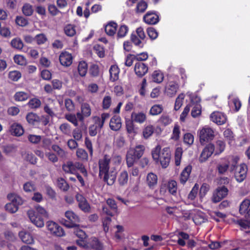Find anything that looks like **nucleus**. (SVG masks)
I'll use <instances>...</instances> for the list:
<instances>
[{
	"label": "nucleus",
	"instance_id": "obj_41",
	"mask_svg": "<svg viewBox=\"0 0 250 250\" xmlns=\"http://www.w3.org/2000/svg\"><path fill=\"white\" fill-rule=\"evenodd\" d=\"M167 188L169 192L173 195H176L177 190V182L174 180H170L168 182Z\"/></svg>",
	"mask_w": 250,
	"mask_h": 250
},
{
	"label": "nucleus",
	"instance_id": "obj_50",
	"mask_svg": "<svg viewBox=\"0 0 250 250\" xmlns=\"http://www.w3.org/2000/svg\"><path fill=\"white\" fill-rule=\"evenodd\" d=\"M57 186L62 190L67 191L69 188V186L67 183L62 178L57 180Z\"/></svg>",
	"mask_w": 250,
	"mask_h": 250
},
{
	"label": "nucleus",
	"instance_id": "obj_55",
	"mask_svg": "<svg viewBox=\"0 0 250 250\" xmlns=\"http://www.w3.org/2000/svg\"><path fill=\"white\" fill-rule=\"evenodd\" d=\"M189 97L190 99V106L196 105V104H201V98L196 94H192L190 95Z\"/></svg>",
	"mask_w": 250,
	"mask_h": 250
},
{
	"label": "nucleus",
	"instance_id": "obj_23",
	"mask_svg": "<svg viewBox=\"0 0 250 250\" xmlns=\"http://www.w3.org/2000/svg\"><path fill=\"white\" fill-rule=\"evenodd\" d=\"M129 175L127 171L123 170L120 172L118 176L117 180L120 186H126L128 182Z\"/></svg>",
	"mask_w": 250,
	"mask_h": 250
},
{
	"label": "nucleus",
	"instance_id": "obj_43",
	"mask_svg": "<svg viewBox=\"0 0 250 250\" xmlns=\"http://www.w3.org/2000/svg\"><path fill=\"white\" fill-rule=\"evenodd\" d=\"M90 246L95 250H103V246L101 243L96 238H93L90 242Z\"/></svg>",
	"mask_w": 250,
	"mask_h": 250
},
{
	"label": "nucleus",
	"instance_id": "obj_29",
	"mask_svg": "<svg viewBox=\"0 0 250 250\" xmlns=\"http://www.w3.org/2000/svg\"><path fill=\"white\" fill-rule=\"evenodd\" d=\"M120 69L117 65H111L109 69L110 79L112 82H115L119 79Z\"/></svg>",
	"mask_w": 250,
	"mask_h": 250
},
{
	"label": "nucleus",
	"instance_id": "obj_28",
	"mask_svg": "<svg viewBox=\"0 0 250 250\" xmlns=\"http://www.w3.org/2000/svg\"><path fill=\"white\" fill-rule=\"evenodd\" d=\"M112 104V96L107 93L103 98L102 103V108L104 110H107L110 108Z\"/></svg>",
	"mask_w": 250,
	"mask_h": 250
},
{
	"label": "nucleus",
	"instance_id": "obj_30",
	"mask_svg": "<svg viewBox=\"0 0 250 250\" xmlns=\"http://www.w3.org/2000/svg\"><path fill=\"white\" fill-rule=\"evenodd\" d=\"M117 24L114 22H109L105 26V31L110 36L114 35L117 31Z\"/></svg>",
	"mask_w": 250,
	"mask_h": 250
},
{
	"label": "nucleus",
	"instance_id": "obj_21",
	"mask_svg": "<svg viewBox=\"0 0 250 250\" xmlns=\"http://www.w3.org/2000/svg\"><path fill=\"white\" fill-rule=\"evenodd\" d=\"M109 126L114 131L119 130L122 126L121 119L118 116H114L110 119Z\"/></svg>",
	"mask_w": 250,
	"mask_h": 250
},
{
	"label": "nucleus",
	"instance_id": "obj_51",
	"mask_svg": "<svg viewBox=\"0 0 250 250\" xmlns=\"http://www.w3.org/2000/svg\"><path fill=\"white\" fill-rule=\"evenodd\" d=\"M192 218V221L194 223L197 225H201L204 222V217L199 214H195L193 216H191L190 213H188V220Z\"/></svg>",
	"mask_w": 250,
	"mask_h": 250
},
{
	"label": "nucleus",
	"instance_id": "obj_20",
	"mask_svg": "<svg viewBox=\"0 0 250 250\" xmlns=\"http://www.w3.org/2000/svg\"><path fill=\"white\" fill-rule=\"evenodd\" d=\"M130 175L133 176L139 177L136 180L135 183L132 185V190L134 191H137L139 189V184L140 182V176H139V170L137 167H134L129 170Z\"/></svg>",
	"mask_w": 250,
	"mask_h": 250
},
{
	"label": "nucleus",
	"instance_id": "obj_32",
	"mask_svg": "<svg viewBox=\"0 0 250 250\" xmlns=\"http://www.w3.org/2000/svg\"><path fill=\"white\" fill-rule=\"evenodd\" d=\"M164 110L162 104H156L153 105L149 111V114L151 116H156L161 114Z\"/></svg>",
	"mask_w": 250,
	"mask_h": 250
},
{
	"label": "nucleus",
	"instance_id": "obj_61",
	"mask_svg": "<svg viewBox=\"0 0 250 250\" xmlns=\"http://www.w3.org/2000/svg\"><path fill=\"white\" fill-rule=\"evenodd\" d=\"M65 107L69 112H72L75 110V104L70 99H66L64 100Z\"/></svg>",
	"mask_w": 250,
	"mask_h": 250
},
{
	"label": "nucleus",
	"instance_id": "obj_10",
	"mask_svg": "<svg viewBox=\"0 0 250 250\" xmlns=\"http://www.w3.org/2000/svg\"><path fill=\"white\" fill-rule=\"evenodd\" d=\"M65 217L69 220V222L65 220L63 224L67 228H75L77 227V223L79 222V217L72 211H67L65 213Z\"/></svg>",
	"mask_w": 250,
	"mask_h": 250
},
{
	"label": "nucleus",
	"instance_id": "obj_31",
	"mask_svg": "<svg viewBox=\"0 0 250 250\" xmlns=\"http://www.w3.org/2000/svg\"><path fill=\"white\" fill-rule=\"evenodd\" d=\"M231 164L228 161H226L224 163H219L217 166V170L219 174L225 173L229 168L230 169V165Z\"/></svg>",
	"mask_w": 250,
	"mask_h": 250
},
{
	"label": "nucleus",
	"instance_id": "obj_22",
	"mask_svg": "<svg viewBox=\"0 0 250 250\" xmlns=\"http://www.w3.org/2000/svg\"><path fill=\"white\" fill-rule=\"evenodd\" d=\"M178 88V84L176 83L170 82L166 86L165 93L169 96H172L177 92Z\"/></svg>",
	"mask_w": 250,
	"mask_h": 250
},
{
	"label": "nucleus",
	"instance_id": "obj_40",
	"mask_svg": "<svg viewBox=\"0 0 250 250\" xmlns=\"http://www.w3.org/2000/svg\"><path fill=\"white\" fill-rule=\"evenodd\" d=\"M154 127L151 125H149L145 127L143 131V135L145 139L148 138L153 133Z\"/></svg>",
	"mask_w": 250,
	"mask_h": 250
},
{
	"label": "nucleus",
	"instance_id": "obj_56",
	"mask_svg": "<svg viewBox=\"0 0 250 250\" xmlns=\"http://www.w3.org/2000/svg\"><path fill=\"white\" fill-rule=\"evenodd\" d=\"M147 7V3L144 0H141L137 5L136 12L137 13H143L146 9Z\"/></svg>",
	"mask_w": 250,
	"mask_h": 250
},
{
	"label": "nucleus",
	"instance_id": "obj_11",
	"mask_svg": "<svg viewBox=\"0 0 250 250\" xmlns=\"http://www.w3.org/2000/svg\"><path fill=\"white\" fill-rule=\"evenodd\" d=\"M239 211L247 220L250 221V200L244 199L239 206Z\"/></svg>",
	"mask_w": 250,
	"mask_h": 250
},
{
	"label": "nucleus",
	"instance_id": "obj_7",
	"mask_svg": "<svg viewBox=\"0 0 250 250\" xmlns=\"http://www.w3.org/2000/svg\"><path fill=\"white\" fill-rule=\"evenodd\" d=\"M200 142L202 145L212 141L214 138V130L209 127H204L199 133Z\"/></svg>",
	"mask_w": 250,
	"mask_h": 250
},
{
	"label": "nucleus",
	"instance_id": "obj_16",
	"mask_svg": "<svg viewBox=\"0 0 250 250\" xmlns=\"http://www.w3.org/2000/svg\"><path fill=\"white\" fill-rule=\"evenodd\" d=\"M76 198L79 204V208L84 212H87L90 211V207L86 199L81 194H77Z\"/></svg>",
	"mask_w": 250,
	"mask_h": 250
},
{
	"label": "nucleus",
	"instance_id": "obj_15",
	"mask_svg": "<svg viewBox=\"0 0 250 250\" xmlns=\"http://www.w3.org/2000/svg\"><path fill=\"white\" fill-rule=\"evenodd\" d=\"M148 66L142 62H137L134 65V71L135 74L140 77L144 76L148 71Z\"/></svg>",
	"mask_w": 250,
	"mask_h": 250
},
{
	"label": "nucleus",
	"instance_id": "obj_52",
	"mask_svg": "<svg viewBox=\"0 0 250 250\" xmlns=\"http://www.w3.org/2000/svg\"><path fill=\"white\" fill-rule=\"evenodd\" d=\"M236 223L241 227V230L246 229L250 228V221L247 219H239L236 221Z\"/></svg>",
	"mask_w": 250,
	"mask_h": 250
},
{
	"label": "nucleus",
	"instance_id": "obj_9",
	"mask_svg": "<svg viewBox=\"0 0 250 250\" xmlns=\"http://www.w3.org/2000/svg\"><path fill=\"white\" fill-rule=\"evenodd\" d=\"M46 227L48 231L52 234L59 237L64 235V231L62 228L53 221H48L46 223Z\"/></svg>",
	"mask_w": 250,
	"mask_h": 250
},
{
	"label": "nucleus",
	"instance_id": "obj_37",
	"mask_svg": "<svg viewBox=\"0 0 250 250\" xmlns=\"http://www.w3.org/2000/svg\"><path fill=\"white\" fill-rule=\"evenodd\" d=\"M14 97L15 101L22 102L27 100L29 94L23 91H19L15 94Z\"/></svg>",
	"mask_w": 250,
	"mask_h": 250
},
{
	"label": "nucleus",
	"instance_id": "obj_13",
	"mask_svg": "<svg viewBox=\"0 0 250 250\" xmlns=\"http://www.w3.org/2000/svg\"><path fill=\"white\" fill-rule=\"evenodd\" d=\"M215 146L213 144L209 143L207 145L203 150L199 158L201 162H205L211 155L214 153Z\"/></svg>",
	"mask_w": 250,
	"mask_h": 250
},
{
	"label": "nucleus",
	"instance_id": "obj_1",
	"mask_svg": "<svg viewBox=\"0 0 250 250\" xmlns=\"http://www.w3.org/2000/svg\"><path fill=\"white\" fill-rule=\"evenodd\" d=\"M110 156L104 155L99 161V176L103 177L104 181L108 185H112L115 181L116 171L114 167L110 168Z\"/></svg>",
	"mask_w": 250,
	"mask_h": 250
},
{
	"label": "nucleus",
	"instance_id": "obj_48",
	"mask_svg": "<svg viewBox=\"0 0 250 250\" xmlns=\"http://www.w3.org/2000/svg\"><path fill=\"white\" fill-rule=\"evenodd\" d=\"M35 41L37 44L41 45L45 43L47 41V38L43 33L39 34L35 37Z\"/></svg>",
	"mask_w": 250,
	"mask_h": 250
},
{
	"label": "nucleus",
	"instance_id": "obj_17",
	"mask_svg": "<svg viewBox=\"0 0 250 250\" xmlns=\"http://www.w3.org/2000/svg\"><path fill=\"white\" fill-rule=\"evenodd\" d=\"M131 118L135 123L143 124L146 120V115L143 112H133L131 113Z\"/></svg>",
	"mask_w": 250,
	"mask_h": 250
},
{
	"label": "nucleus",
	"instance_id": "obj_64",
	"mask_svg": "<svg viewBox=\"0 0 250 250\" xmlns=\"http://www.w3.org/2000/svg\"><path fill=\"white\" fill-rule=\"evenodd\" d=\"M27 139L31 143L37 144L40 142L42 137L40 135L29 134L27 136Z\"/></svg>",
	"mask_w": 250,
	"mask_h": 250
},
{
	"label": "nucleus",
	"instance_id": "obj_63",
	"mask_svg": "<svg viewBox=\"0 0 250 250\" xmlns=\"http://www.w3.org/2000/svg\"><path fill=\"white\" fill-rule=\"evenodd\" d=\"M22 10L23 14L27 16H31L33 12L32 6L28 3L23 6Z\"/></svg>",
	"mask_w": 250,
	"mask_h": 250
},
{
	"label": "nucleus",
	"instance_id": "obj_45",
	"mask_svg": "<svg viewBox=\"0 0 250 250\" xmlns=\"http://www.w3.org/2000/svg\"><path fill=\"white\" fill-rule=\"evenodd\" d=\"M59 129L62 133L67 136H71V126L67 123H63L60 125Z\"/></svg>",
	"mask_w": 250,
	"mask_h": 250
},
{
	"label": "nucleus",
	"instance_id": "obj_33",
	"mask_svg": "<svg viewBox=\"0 0 250 250\" xmlns=\"http://www.w3.org/2000/svg\"><path fill=\"white\" fill-rule=\"evenodd\" d=\"M62 168L65 173L74 174L76 172L73 163L71 161L67 162L65 164H64L62 165Z\"/></svg>",
	"mask_w": 250,
	"mask_h": 250
},
{
	"label": "nucleus",
	"instance_id": "obj_26",
	"mask_svg": "<svg viewBox=\"0 0 250 250\" xmlns=\"http://www.w3.org/2000/svg\"><path fill=\"white\" fill-rule=\"evenodd\" d=\"M157 176L153 173H149L146 176V184L150 188H154L157 185Z\"/></svg>",
	"mask_w": 250,
	"mask_h": 250
},
{
	"label": "nucleus",
	"instance_id": "obj_59",
	"mask_svg": "<svg viewBox=\"0 0 250 250\" xmlns=\"http://www.w3.org/2000/svg\"><path fill=\"white\" fill-rule=\"evenodd\" d=\"M131 42L140 48L143 47L144 44L141 41L140 39L135 34H132L130 37Z\"/></svg>",
	"mask_w": 250,
	"mask_h": 250
},
{
	"label": "nucleus",
	"instance_id": "obj_34",
	"mask_svg": "<svg viewBox=\"0 0 250 250\" xmlns=\"http://www.w3.org/2000/svg\"><path fill=\"white\" fill-rule=\"evenodd\" d=\"M51 149L56 153V155L60 158H64L67 155L66 152L60 147L58 145H53L51 146Z\"/></svg>",
	"mask_w": 250,
	"mask_h": 250
},
{
	"label": "nucleus",
	"instance_id": "obj_47",
	"mask_svg": "<svg viewBox=\"0 0 250 250\" xmlns=\"http://www.w3.org/2000/svg\"><path fill=\"white\" fill-rule=\"evenodd\" d=\"M21 77V72L17 70L11 71L9 72L8 78L11 81L17 82Z\"/></svg>",
	"mask_w": 250,
	"mask_h": 250
},
{
	"label": "nucleus",
	"instance_id": "obj_42",
	"mask_svg": "<svg viewBox=\"0 0 250 250\" xmlns=\"http://www.w3.org/2000/svg\"><path fill=\"white\" fill-rule=\"evenodd\" d=\"M65 118L69 122L71 123L75 126L78 125V119L77 116V114L68 113L65 114Z\"/></svg>",
	"mask_w": 250,
	"mask_h": 250
},
{
	"label": "nucleus",
	"instance_id": "obj_14",
	"mask_svg": "<svg viewBox=\"0 0 250 250\" xmlns=\"http://www.w3.org/2000/svg\"><path fill=\"white\" fill-rule=\"evenodd\" d=\"M211 121L218 125H222L227 122V116L223 113L219 111H214L210 115Z\"/></svg>",
	"mask_w": 250,
	"mask_h": 250
},
{
	"label": "nucleus",
	"instance_id": "obj_25",
	"mask_svg": "<svg viewBox=\"0 0 250 250\" xmlns=\"http://www.w3.org/2000/svg\"><path fill=\"white\" fill-rule=\"evenodd\" d=\"M19 235L23 243L28 244L34 243V238L29 233L24 230H21L19 232Z\"/></svg>",
	"mask_w": 250,
	"mask_h": 250
},
{
	"label": "nucleus",
	"instance_id": "obj_60",
	"mask_svg": "<svg viewBox=\"0 0 250 250\" xmlns=\"http://www.w3.org/2000/svg\"><path fill=\"white\" fill-rule=\"evenodd\" d=\"M180 133V127L177 124H175L174 128L173 129L172 134L171 136V139L177 141L179 138V134Z\"/></svg>",
	"mask_w": 250,
	"mask_h": 250
},
{
	"label": "nucleus",
	"instance_id": "obj_53",
	"mask_svg": "<svg viewBox=\"0 0 250 250\" xmlns=\"http://www.w3.org/2000/svg\"><path fill=\"white\" fill-rule=\"evenodd\" d=\"M128 31V28L126 25H121L117 31V37L119 38H122L126 36Z\"/></svg>",
	"mask_w": 250,
	"mask_h": 250
},
{
	"label": "nucleus",
	"instance_id": "obj_6",
	"mask_svg": "<svg viewBox=\"0 0 250 250\" xmlns=\"http://www.w3.org/2000/svg\"><path fill=\"white\" fill-rule=\"evenodd\" d=\"M7 198L10 203L6 204V210L11 213H15L18 210L19 206L22 204V199L19 195L13 193L9 194Z\"/></svg>",
	"mask_w": 250,
	"mask_h": 250
},
{
	"label": "nucleus",
	"instance_id": "obj_58",
	"mask_svg": "<svg viewBox=\"0 0 250 250\" xmlns=\"http://www.w3.org/2000/svg\"><path fill=\"white\" fill-rule=\"evenodd\" d=\"M223 135L225 138L228 141L229 144L234 139L233 132L229 128L226 129L224 131Z\"/></svg>",
	"mask_w": 250,
	"mask_h": 250
},
{
	"label": "nucleus",
	"instance_id": "obj_57",
	"mask_svg": "<svg viewBox=\"0 0 250 250\" xmlns=\"http://www.w3.org/2000/svg\"><path fill=\"white\" fill-rule=\"evenodd\" d=\"M12 46L17 49H21L23 46L22 41L19 38L13 39L11 42Z\"/></svg>",
	"mask_w": 250,
	"mask_h": 250
},
{
	"label": "nucleus",
	"instance_id": "obj_38",
	"mask_svg": "<svg viewBox=\"0 0 250 250\" xmlns=\"http://www.w3.org/2000/svg\"><path fill=\"white\" fill-rule=\"evenodd\" d=\"M159 124L164 126H166L172 122V119L167 114H163L158 120Z\"/></svg>",
	"mask_w": 250,
	"mask_h": 250
},
{
	"label": "nucleus",
	"instance_id": "obj_49",
	"mask_svg": "<svg viewBox=\"0 0 250 250\" xmlns=\"http://www.w3.org/2000/svg\"><path fill=\"white\" fill-rule=\"evenodd\" d=\"M152 76L153 81L157 83H161L164 79V75L160 71H155Z\"/></svg>",
	"mask_w": 250,
	"mask_h": 250
},
{
	"label": "nucleus",
	"instance_id": "obj_18",
	"mask_svg": "<svg viewBox=\"0 0 250 250\" xmlns=\"http://www.w3.org/2000/svg\"><path fill=\"white\" fill-rule=\"evenodd\" d=\"M143 20L148 24H155L159 21V17L154 12H148L144 16Z\"/></svg>",
	"mask_w": 250,
	"mask_h": 250
},
{
	"label": "nucleus",
	"instance_id": "obj_62",
	"mask_svg": "<svg viewBox=\"0 0 250 250\" xmlns=\"http://www.w3.org/2000/svg\"><path fill=\"white\" fill-rule=\"evenodd\" d=\"M185 95L183 94H180L176 98L174 106V109L175 110H179L181 107Z\"/></svg>",
	"mask_w": 250,
	"mask_h": 250
},
{
	"label": "nucleus",
	"instance_id": "obj_36",
	"mask_svg": "<svg viewBox=\"0 0 250 250\" xmlns=\"http://www.w3.org/2000/svg\"><path fill=\"white\" fill-rule=\"evenodd\" d=\"M87 64L84 61H81L79 62L78 66V70L79 75L82 77L85 76L87 71Z\"/></svg>",
	"mask_w": 250,
	"mask_h": 250
},
{
	"label": "nucleus",
	"instance_id": "obj_19",
	"mask_svg": "<svg viewBox=\"0 0 250 250\" xmlns=\"http://www.w3.org/2000/svg\"><path fill=\"white\" fill-rule=\"evenodd\" d=\"M59 60L62 65L68 66L72 64L73 58L71 54L65 52L60 54Z\"/></svg>",
	"mask_w": 250,
	"mask_h": 250
},
{
	"label": "nucleus",
	"instance_id": "obj_46",
	"mask_svg": "<svg viewBox=\"0 0 250 250\" xmlns=\"http://www.w3.org/2000/svg\"><path fill=\"white\" fill-rule=\"evenodd\" d=\"M64 31L67 36L70 37H72L76 34L75 27L72 24L66 25L64 28Z\"/></svg>",
	"mask_w": 250,
	"mask_h": 250
},
{
	"label": "nucleus",
	"instance_id": "obj_5",
	"mask_svg": "<svg viewBox=\"0 0 250 250\" xmlns=\"http://www.w3.org/2000/svg\"><path fill=\"white\" fill-rule=\"evenodd\" d=\"M145 147L144 146L137 145L134 148H130L127 151L125 159L127 167H132L135 162L139 160L143 155Z\"/></svg>",
	"mask_w": 250,
	"mask_h": 250
},
{
	"label": "nucleus",
	"instance_id": "obj_3",
	"mask_svg": "<svg viewBox=\"0 0 250 250\" xmlns=\"http://www.w3.org/2000/svg\"><path fill=\"white\" fill-rule=\"evenodd\" d=\"M27 214L31 222L38 228L43 227L44 219L48 218V214L46 210L39 205L35 207V210H28Z\"/></svg>",
	"mask_w": 250,
	"mask_h": 250
},
{
	"label": "nucleus",
	"instance_id": "obj_27",
	"mask_svg": "<svg viewBox=\"0 0 250 250\" xmlns=\"http://www.w3.org/2000/svg\"><path fill=\"white\" fill-rule=\"evenodd\" d=\"M134 121L131 118L125 120V127L128 133L136 134L137 133V128L135 127Z\"/></svg>",
	"mask_w": 250,
	"mask_h": 250
},
{
	"label": "nucleus",
	"instance_id": "obj_2",
	"mask_svg": "<svg viewBox=\"0 0 250 250\" xmlns=\"http://www.w3.org/2000/svg\"><path fill=\"white\" fill-rule=\"evenodd\" d=\"M151 155L153 160L156 163L160 162L163 167H167L171 159V152L169 147H166L161 150L160 146L158 145L152 150Z\"/></svg>",
	"mask_w": 250,
	"mask_h": 250
},
{
	"label": "nucleus",
	"instance_id": "obj_54",
	"mask_svg": "<svg viewBox=\"0 0 250 250\" xmlns=\"http://www.w3.org/2000/svg\"><path fill=\"white\" fill-rule=\"evenodd\" d=\"M26 120L29 124L34 125L39 120V117L35 113H29L26 116Z\"/></svg>",
	"mask_w": 250,
	"mask_h": 250
},
{
	"label": "nucleus",
	"instance_id": "obj_24",
	"mask_svg": "<svg viewBox=\"0 0 250 250\" xmlns=\"http://www.w3.org/2000/svg\"><path fill=\"white\" fill-rule=\"evenodd\" d=\"M10 131L11 134L13 135L20 136L23 134L24 130L20 124L14 123L10 126Z\"/></svg>",
	"mask_w": 250,
	"mask_h": 250
},
{
	"label": "nucleus",
	"instance_id": "obj_12",
	"mask_svg": "<svg viewBox=\"0 0 250 250\" xmlns=\"http://www.w3.org/2000/svg\"><path fill=\"white\" fill-rule=\"evenodd\" d=\"M91 114V108L87 103H83L81 105V112L77 113V116L79 121L83 122L85 118L89 117Z\"/></svg>",
	"mask_w": 250,
	"mask_h": 250
},
{
	"label": "nucleus",
	"instance_id": "obj_35",
	"mask_svg": "<svg viewBox=\"0 0 250 250\" xmlns=\"http://www.w3.org/2000/svg\"><path fill=\"white\" fill-rule=\"evenodd\" d=\"M225 147L226 145L223 141H217L216 142V146L215 147L214 154L217 155L222 153L224 151Z\"/></svg>",
	"mask_w": 250,
	"mask_h": 250
},
{
	"label": "nucleus",
	"instance_id": "obj_44",
	"mask_svg": "<svg viewBox=\"0 0 250 250\" xmlns=\"http://www.w3.org/2000/svg\"><path fill=\"white\" fill-rule=\"evenodd\" d=\"M192 109L191 111V115L193 118H197L200 116L202 113V107L201 104H196L192 106Z\"/></svg>",
	"mask_w": 250,
	"mask_h": 250
},
{
	"label": "nucleus",
	"instance_id": "obj_39",
	"mask_svg": "<svg viewBox=\"0 0 250 250\" xmlns=\"http://www.w3.org/2000/svg\"><path fill=\"white\" fill-rule=\"evenodd\" d=\"M110 165H113L112 167H114L116 170V167L119 166L122 162V157L120 155L114 154L110 157Z\"/></svg>",
	"mask_w": 250,
	"mask_h": 250
},
{
	"label": "nucleus",
	"instance_id": "obj_8",
	"mask_svg": "<svg viewBox=\"0 0 250 250\" xmlns=\"http://www.w3.org/2000/svg\"><path fill=\"white\" fill-rule=\"evenodd\" d=\"M229 190L225 186L218 187L214 191L212 197V201L213 203H216L221 201L228 194Z\"/></svg>",
	"mask_w": 250,
	"mask_h": 250
},
{
	"label": "nucleus",
	"instance_id": "obj_4",
	"mask_svg": "<svg viewBox=\"0 0 250 250\" xmlns=\"http://www.w3.org/2000/svg\"><path fill=\"white\" fill-rule=\"evenodd\" d=\"M238 160L239 158L237 157L232 159L230 165V171H234V177L236 180L238 182H242L246 178L248 168L247 166L245 164H242L238 167Z\"/></svg>",
	"mask_w": 250,
	"mask_h": 250
}]
</instances>
